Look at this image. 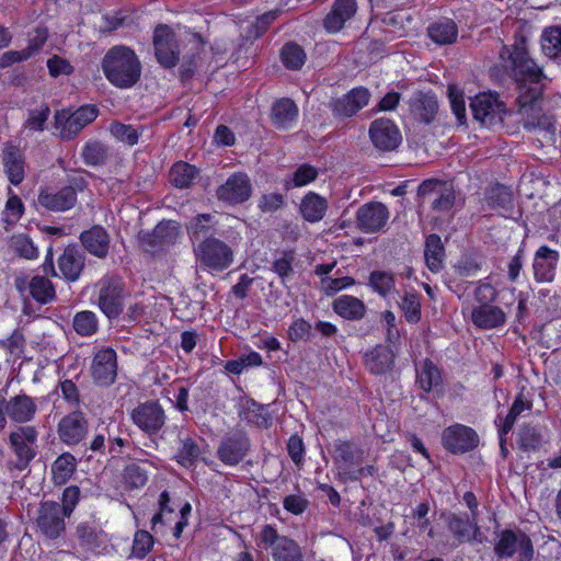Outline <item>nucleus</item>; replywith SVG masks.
<instances>
[{"label":"nucleus","instance_id":"obj_1","mask_svg":"<svg viewBox=\"0 0 561 561\" xmlns=\"http://www.w3.org/2000/svg\"><path fill=\"white\" fill-rule=\"evenodd\" d=\"M500 56L504 62L503 67L505 70L512 73L519 84V114L524 127L528 130L538 129L543 133V137L547 140H552L554 133L553 121L550 116L543 114L537 104L540 94L537 84L542 77L541 68L528 57L524 41L516 44L513 48L504 47Z\"/></svg>","mask_w":561,"mask_h":561},{"label":"nucleus","instance_id":"obj_2","mask_svg":"<svg viewBox=\"0 0 561 561\" xmlns=\"http://www.w3.org/2000/svg\"><path fill=\"white\" fill-rule=\"evenodd\" d=\"M102 68L107 80L118 88L134 85L140 77V61L135 53L124 46L113 47L105 55Z\"/></svg>","mask_w":561,"mask_h":561},{"label":"nucleus","instance_id":"obj_3","mask_svg":"<svg viewBox=\"0 0 561 561\" xmlns=\"http://www.w3.org/2000/svg\"><path fill=\"white\" fill-rule=\"evenodd\" d=\"M496 298V290L488 283H481L474 288L476 305L471 307V321L482 330H491L503 325L505 312L497 306L491 305Z\"/></svg>","mask_w":561,"mask_h":561},{"label":"nucleus","instance_id":"obj_4","mask_svg":"<svg viewBox=\"0 0 561 561\" xmlns=\"http://www.w3.org/2000/svg\"><path fill=\"white\" fill-rule=\"evenodd\" d=\"M194 252L196 262L207 271L220 272L233 262L232 250L225 242L215 238L201 242Z\"/></svg>","mask_w":561,"mask_h":561},{"label":"nucleus","instance_id":"obj_5","mask_svg":"<svg viewBox=\"0 0 561 561\" xmlns=\"http://www.w3.org/2000/svg\"><path fill=\"white\" fill-rule=\"evenodd\" d=\"M364 461V451L348 443H340L336 446L334 462L340 476L345 479L357 480L363 474L371 476L374 467H362Z\"/></svg>","mask_w":561,"mask_h":561},{"label":"nucleus","instance_id":"obj_6","mask_svg":"<svg viewBox=\"0 0 561 561\" xmlns=\"http://www.w3.org/2000/svg\"><path fill=\"white\" fill-rule=\"evenodd\" d=\"M96 116L98 108L94 105H84L73 112L61 110L55 115V128L61 138L70 139L93 122Z\"/></svg>","mask_w":561,"mask_h":561},{"label":"nucleus","instance_id":"obj_7","mask_svg":"<svg viewBox=\"0 0 561 561\" xmlns=\"http://www.w3.org/2000/svg\"><path fill=\"white\" fill-rule=\"evenodd\" d=\"M494 551L499 558L516 556L518 561H531L534 557L531 540L522 531H502L495 543Z\"/></svg>","mask_w":561,"mask_h":561},{"label":"nucleus","instance_id":"obj_8","mask_svg":"<svg viewBox=\"0 0 561 561\" xmlns=\"http://www.w3.org/2000/svg\"><path fill=\"white\" fill-rule=\"evenodd\" d=\"M153 46L158 61L167 68L173 67L179 60V48L173 31L167 25H158L153 34Z\"/></svg>","mask_w":561,"mask_h":561},{"label":"nucleus","instance_id":"obj_9","mask_svg":"<svg viewBox=\"0 0 561 561\" xmlns=\"http://www.w3.org/2000/svg\"><path fill=\"white\" fill-rule=\"evenodd\" d=\"M99 307L108 318L116 317L122 311V284L115 277H105L100 283Z\"/></svg>","mask_w":561,"mask_h":561},{"label":"nucleus","instance_id":"obj_10","mask_svg":"<svg viewBox=\"0 0 561 561\" xmlns=\"http://www.w3.org/2000/svg\"><path fill=\"white\" fill-rule=\"evenodd\" d=\"M473 117L484 125H491L496 119H502L503 104L492 93H481L470 103Z\"/></svg>","mask_w":561,"mask_h":561},{"label":"nucleus","instance_id":"obj_11","mask_svg":"<svg viewBox=\"0 0 561 561\" xmlns=\"http://www.w3.org/2000/svg\"><path fill=\"white\" fill-rule=\"evenodd\" d=\"M88 433V421L81 412H72L64 416L58 423V435L62 443L77 445Z\"/></svg>","mask_w":561,"mask_h":561},{"label":"nucleus","instance_id":"obj_12","mask_svg":"<svg viewBox=\"0 0 561 561\" xmlns=\"http://www.w3.org/2000/svg\"><path fill=\"white\" fill-rule=\"evenodd\" d=\"M92 376L103 386L114 382L117 373L116 353L113 348H103L95 353L92 362Z\"/></svg>","mask_w":561,"mask_h":561},{"label":"nucleus","instance_id":"obj_13","mask_svg":"<svg viewBox=\"0 0 561 561\" xmlns=\"http://www.w3.org/2000/svg\"><path fill=\"white\" fill-rule=\"evenodd\" d=\"M369 135L374 145L380 150H393L401 142L398 127L389 119L380 118L373 122Z\"/></svg>","mask_w":561,"mask_h":561},{"label":"nucleus","instance_id":"obj_14","mask_svg":"<svg viewBox=\"0 0 561 561\" xmlns=\"http://www.w3.org/2000/svg\"><path fill=\"white\" fill-rule=\"evenodd\" d=\"M356 218L360 230L375 232L386 225L389 211L381 203H368L358 208Z\"/></svg>","mask_w":561,"mask_h":561},{"label":"nucleus","instance_id":"obj_15","mask_svg":"<svg viewBox=\"0 0 561 561\" xmlns=\"http://www.w3.org/2000/svg\"><path fill=\"white\" fill-rule=\"evenodd\" d=\"M443 445L451 453H465L477 445L476 433L463 425H454L443 433Z\"/></svg>","mask_w":561,"mask_h":561},{"label":"nucleus","instance_id":"obj_16","mask_svg":"<svg viewBox=\"0 0 561 561\" xmlns=\"http://www.w3.org/2000/svg\"><path fill=\"white\" fill-rule=\"evenodd\" d=\"M11 446L23 465L28 463L35 456L34 445L37 433L32 426H22L10 434Z\"/></svg>","mask_w":561,"mask_h":561},{"label":"nucleus","instance_id":"obj_17","mask_svg":"<svg viewBox=\"0 0 561 561\" xmlns=\"http://www.w3.org/2000/svg\"><path fill=\"white\" fill-rule=\"evenodd\" d=\"M217 194L225 202L231 204L243 203L251 195L250 180L243 173H236L218 188Z\"/></svg>","mask_w":561,"mask_h":561},{"label":"nucleus","instance_id":"obj_18","mask_svg":"<svg viewBox=\"0 0 561 561\" xmlns=\"http://www.w3.org/2000/svg\"><path fill=\"white\" fill-rule=\"evenodd\" d=\"M77 202V190L73 186H65L58 191H42L37 203L51 211H66Z\"/></svg>","mask_w":561,"mask_h":561},{"label":"nucleus","instance_id":"obj_19","mask_svg":"<svg viewBox=\"0 0 561 561\" xmlns=\"http://www.w3.org/2000/svg\"><path fill=\"white\" fill-rule=\"evenodd\" d=\"M357 11L356 0H335L323 25L329 33L340 32Z\"/></svg>","mask_w":561,"mask_h":561},{"label":"nucleus","instance_id":"obj_20","mask_svg":"<svg viewBox=\"0 0 561 561\" xmlns=\"http://www.w3.org/2000/svg\"><path fill=\"white\" fill-rule=\"evenodd\" d=\"M64 513L57 503H44L38 517L41 530L49 538H56L65 528Z\"/></svg>","mask_w":561,"mask_h":561},{"label":"nucleus","instance_id":"obj_21","mask_svg":"<svg viewBox=\"0 0 561 561\" xmlns=\"http://www.w3.org/2000/svg\"><path fill=\"white\" fill-rule=\"evenodd\" d=\"M370 94L365 88H354L333 103V112L350 117L368 104Z\"/></svg>","mask_w":561,"mask_h":561},{"label":"nucleus","instance_id":"obj_22","mask_svg":"<svg viewBox=\"0 0 561 561\" xmlns=\"http://www.w3.org/2000/svg\"><path fill=\"white\" fill-rule=\"evenodd\" d=\"M559 252L546 245L540 247L534 259V274L539 282H550L554 277L556 266L559 262Z\"/></svg>","mask_w":561,"mask_h":561},{"label":"nucleus","instance_id":"obj_23","mask_svg":"<svg viewBox=\"0 0 561 561\" xmlns=\"http://www.w3.org/2000/svg\"><path fill=\"white\" fill-rule=\"evenodd\" d=\"M133 420L144 431L157 432L164 423V414L159 404L151 402L134 410Z\"/></svg>","mask_w":561,"mask_h":561},{"label":"nucleus","instance_id":"obj_24","mask_svg":"<svg viewBox=\"0 0 561 561\" xmlns=\"http://www.w3.org/2000/svg\"><path fill=\"white\" fill-rule=\"evenodd\" d=\"M7 415L16 423L31 421L37 410L35 401L26 396L19 394L4 403Z\"/></svg>","mask_w":561,"mask_h":561},{"label":"nucleus","instance_id":"obj_25","mask_svg":"<svg viewBox=\"0 0 561 561\" xmlns=\"http://www.w3.org/2000/svg\"><path fill=\"white\" fill-rule=\"evenodd\" d=\"M80 239L88 252L98 257L106 256L110 238L102 227H92L90 230L82 232Z\"/></svg>","mask_w":561,"mask_h":561},{"label":"nucleus","instance_id":"obj_26","mask_svg":"<svg viewBox=\"0 0 561 561\" xmlns=\"http://www.w3.org/2000/svg\"><path fill=\"white\" fill-rule=\"evenodd\" d=\"M3 165L9 181L18 185L24 179L25 164L24 158L19 148L7 146L3 150Z\"/></svg>","mask_w":561,"mask_h":561},{"label":"nucleus","instance_id":"obj_27","mask_svg":"<svg viewBox=\"0 0 561 561\" xmlns=\"http://www.w3.org/2000/svg\"><path fill=\"white\" fill-rule=\"evenodd\" d=\"M327 210V199L317 193L309 192L300 202V214L308 222L314 224L322 220Z\"/></svg>","mask_w":561,"mask_h":561},{"label":"nucleus","instance_id":"obj_28","mask_svg":"<svg viewBox=\"0 0 561 561\" xmlns=\"http://www.w3.org/2000/svg\"><path fill=\"white\" fill-rule=\"evenodd\" d=\"M180 236V225L176 221L170 220L160 222L154 228L152 234L148 238V244L152 249L154 247L164 248L175 243Z\"/></svg>","mask_w":561,"mask_h":561},{"label":"nucleus","instance_id":"obj_29","mask_svg":"<svg viewBox=\"0 0 561 561\" xmlns=\"http://www.w3.org/2000/svg\"><path fill=\"white\" fill-rule=\"evenodd\" d=\"M391 345L378 346L366 354V366L371 373L383 374L392 367L394 352Z\"/></svg>","mask_w":561,"mask_h":561},{"label":"nucleus","instance_id":"obj_30","mask_svg":"<svg viewBox=\"0 0 561 561\" xmlns=\"http://www.w3.org/2000/svg\"><path fill=\"white\" fill-rule=\"evenodd\" d=\"M83 265V257L72 248L66 249L58 260L60 273L70 282H75L79 278Z\"/></svg>","mask_w":561,"mask_h":561},{"label":"nucleus","instance_id":"obj_31","mask_svg":"<svg viewBox=\"0 0 561 561\" xmlns=\"http://www.w3.org/2000/svg\"><path fill=\"white\" fill-rule=\"evenodd\" d=\"M298 108L289 99L277 101L272 108V119L279 128H289L296 121Z\"/></svg>","mask_w":561,"mask_h":561},{"label":"nucleus","instance_id":"obj_32","mask_svg":"<svg viewBox=\"0 0 561 561\" xmlns=\"http://www.w3.org/2000/svg\"><path fill=\"white\" fill-rule=\"evenodd\" d=\"M541 50L549 58L561 57V25L543 28L540 37Z\"/></svg>","mask_w":561,"mask_h":561},{"label":"nucleus","instance_id":"obj_33","mask_svg":"<svg viewBox=\"0 0 561 561\" xmlns=\"http://www.w3.org/2000/svg\"><path fill=\"white\" fill-rule=\"evenodd\" d=\"M333 309L346 319H358L365 313L364 304L358 298L348 295H343L335 299Z\"/></svg>","mask_w":561,"mask_h":561},{"label":"nucleus","instance_id":"obj_34","mask_svg":"<svg viewBox=\"0 0 561 561\" xmlns=\"http://www.w3.org/2000/svg\"><path fill=\"white\" fill-rule=\"evenodd\" d=\"M428 35L437 44H451L457 38L458 30L451 20L445 19L431 25Z\"/></svg>","mask_w":561,"mask_h":561},{"label":"nucleus","instance_id":"obj_35","mask_svg":"<svg viewBox=\"0 0 561 561\" xmlns=\"http://www.w3.org/2000/svg\"><path fill=\"white\" fill-rule=\"evenodd\" d=\"M425 262L432 272H438L443 267L444 248L442 240L436 234H431L425 243Z\"/></svg>","mask_w":561,"mask_h":561},{"label":"nucleus","instance_id":"obj_36","mask_svg":"<svg viewBox=\"0 0 561 561\" xmlns=\"http://www.w3.org/2000/svg\"><path fill=\"white\" fill-rule=\"evenodd\" d=\"M422 192H436L439 193V196L434 199L433 207L437 210H448L453 207L455 202V194L453 190L448 187H443V185L437 181H427L424 182L421 186Z\"/></svg>","mask_w":561,"mask_h":561},{"label":"nucleus","instance_id":"obj_37","mask_svg":"<svg viewBox=\"0 0 561 561\" xmlns=\"http://www.w3.org/2000/svg\"><path fill=\"white\" fill-rule=\"evenodd\" d=\"M247 451V443L242 439H227L218 449V456L227 465L238 463Z\"/></svg>","mask_w":561,"mask_h":561},{"label":"nucleus","instance_id":"obj_38","mask_svg":"<svg viewBox=\"0 0 561 561\" xmlns=\"http://www.w3.org/2000/svg\"><path fill=\"white\" fill-rule=\"evenodd\" d=\"M76 469V459L72 455L66 453L60 455L53 463V479L57 484H65L73 474Z\"/></svg>","mask_w":561,"mask_h":561},{"label":"nucleus","instance_id":"obj_39","mask_svg":"<svg viewBox=\"0 0 561 561\" xmlns=\"http://www.w3.org/2000/svg\"><path fill=\"white\" fill-rule=\"evenodd\" d=\"M274 561H302V552L299 546L289 538H283L273 548Z\"/></svg>","mask_w":561,"mask_h":561},{"label":"nucleus","instance_id":"obj_40","mask_svg":"<svg viewBox=\"0 0 561 561\" xmlns=\"http://www.w3.org/2000/svg\"><path fill=\"white\" fill-rule=\"evenodd\" d=\"M197 173L198 172L195 167L180 161L170 170V181L176 187H187L196 179Z\"/></svg>","mask_w":561,"mask_h":561},{"label":"nucleus","instance_id":"obj_41","mask_svg":"<svg viewBox=\"0 0 561 561\" xmlns=\"http://www.w3.org/2000/svg\"><path fill=\"white\" fill-rule=\"evenodd\" d=\"M417 381L424 391H431L440 382V374L435 365L425 360L417 368Z\"/></svg>","mask_w":561,"mask_h":561},{"label":"nucleus","instance_id":"obj_42","mask_svg":"<svg viewBox=\"0 0 561 561\" xmlns=\"http://www.w3.org/2000/svg\"><path fill=\"white\" fill-rule=\"evenodd\" d=\"M30 293L32 297L41 304H47L55 296V289L51 283L43 277L35 276L30 283Z\"/></svg>","mask_w":561,"mask_h":561},{"label":"nucleus","instance_id":"obj_43","mask_svg":"<svg viewBox=\"0 0 561 561\" xmlns=\"http://www.w3.org/2000/svg\"><path fill=\"white\" fill-rule=\"evenodd\" d=\"M73 329L82 336H90L98 330V319L92 311H80L73 318Z\"/></svg>","mask_w":561,"mask_h":561},{"label":"nucleus","instance_id":"obj_44","mask_svg":"<svg viewBox=\"0 0 561 561\" xmlns=\"http://www.w3.org/2000/svg\"><path fill=\"white\" fill-rule=\"evenodd\" d=\"M400 309L408 322L416 323L421 320V301L415 294H405L400 302Z\"/></svg>","mask_w":561,"mask_h":561},{"label":"nucleus","instance_id":"obj_45","mask_svg":"<svg viewBox=\"0 0 561 561\" xmlns=\"http://www.w3.org/2000/svg\"><path fill=\"white\" fill-rule=\"evenodd\" d=\"M24 213V205L22 201L16 195H11L7 203L4 210L2 213V220L5 225V228H10L14 226Z\"/></svg>","mask_w":561,"mask_h":561},{"label":"nucleus","instance_id":"obj_46","mask_svg":"<svg viewBox=\"0 0 561 561\" xmlns=\"http://www.w3.org/2000/svg\"><path fill=\"white\" fill-rule=\"evenodd\" d=\"M530 407V403L527 400L523 399L522 396L516 398L507 416L504 420L503 425L500 428L501 440L503 439V435L507 434L511 431L517 416L520 415L524 411L529 410Z\"/></svg>","mask_w":561,"mask_h":561},{"label":"nucleus","instance_id":"obj_47","mask_svg":"<svg viewBox=\"0 0 561 561\" xmlns=\"http://www.w3.org/2000/svg\"><path fill=\"white\" fill-rule=\"evenodd\" d=\"M449 529L460 540L466 541L474 538L479 531L478 527L469 522H465L459 517L451 516L449 520Z\"/></svg>","mask_w":561,"mask_h":561},{"label":"nucleus","instance_id":"obj_48","mask_svg":"<svg viewBox=\"0 0 561 561\" xmlns=\"http://www.w3.org/2000/svg\"><path fill=\"white\" fill-rule=\"evenodd\" d=\"M282 59L287 68L298 69L306 60L304 50L295 44H287L282 49Z\"/></svg>","mask_w":561,"mask_h":561},{"label":"nucleus","instance_id":"obj_49","mask_svg":"<svg viewBox=\"0 0 561 561\" xmlns=\"http://www.w3.org/2000/svg\"><path fill=\"white\" fill-rule=\"evenodd\" d=\"M369 284L375 291L382 296L390 294L394 289L393 275L387 272H373Z\"/></svg>","mask_w":561,"mask_h":561},{"label":"nucleus","instance_id":"obj_50","mask_svg":"<svg viewBox=\"0 0 561 561\" xmlns=\"http://www.w3.org/2000/svg\"><path fill=\"white\" fill-rule=\"evenodd\" d=\"M111 134L121 142L134 146L139 139V133L130 125L114 123L111 125Z\"/></svg>","mask_w":561,"mask_h":561},{"label":"nucleus","instance_id":"obj_51","mask_svg":"<svg viewBox=\"0 0 561 561\" xmlns=\"http://www.w3.org/2000/svg\"><path fill=\"white\" fill-rule=\"evenodd\" d=\"M448 99L451 110L460 124L466 119V102L463 92L455 85L448 88Z\"/></svg>","mask_w":561,"mask_h":561},{"label":"nucleus","instance_id":"obj_52","mask_svg":"<svg viewBox=\"0 0 561 561\" xmlns=\"http://www.w3.org/2000/svg\"><path fill=\"white\" fill-rule=\"evenodd\" d=\"M50 114L49 107L42 104L30 112L25 123V128L32 131L43 130L46 121Z\"/></svg>","mask_w":561,"mask_h":561},{"label":"nucleus","instance_id":"obj_53","mask_svg":"<svg viewBox=\"0 0 561 561\" xmlns=\"http://www.w3.org/2000/svg\"><path fill=\"white\" fill-rule=\"evenodd\" d=\"M13 250L25 259H35L38 254L37 248L34 247L32 240L24 236H14L11 241Z\"/></svg>","mask_w":561,"mask_h":561},{"label":"nucleus","instance_id":"obj_54","mask_svg":"<svg viewBox=\"0 0 561 561\" xmlns=\"http://www.w3.org/2000/svg\"><path fill=\"white\" fill-rule=\"evenodd\" d=\"M437 107L436 99L433 95L425 94L419 99L415 111L424 122L428 123L434 118Z\"/></svg>","mask_w":561,"mask_h":561},{"label":"nucleus","instance_id":"obj_55","mask_svg":"<svg viewBox=\"0 0 561 561\" xmlns=\"http://www.w3.org/2000/svg\"><path fill=\"white\" fill-rule=\"evenodd\" d=\"M153 539L152 536L145 530L137 531L134 538L133 552L135 556L142 558L152 548Z\"/></svg>","mask_w":561,"mask_h":561},{"label":"nucleus","instance_id":"obj_56","mask_svg":"<svg viewBox=\"0 0 561 561\" xmlns=\"http://www.w3.org/2000/svg\"><path fill=\"white\" fill-rule=\"evenodd\" d=\"M199 455L198 447L190 439L184 440L178 454V462L183 467H191Z\"/></svg>","mask_w":561,"mask_h":561},{"label":"nucleus","instance_id":"obj_57","mask_svg":"<svg viewBox=\"0 0 561 561\" xmlns=\"http://www.w3.org/2000/svg\"><path fill=\"white\" fill-rule=\"evenodd\" d=\"M318 175L317 169L311 165H300L294 173L293 184L296 187L305 186L316 180Z\"/></svg>","mask_w":561,"mask_h":561},{"label":"nucleus","instance_id":"obj_58","mask_svg":"<svg viewBox=\"0 0 561 561\" xmlns=\"http://www.w3.org/2000/svg\"><path fill=\"white\" fill-rule=\"evenodd\" d=\"M47 68L51 77L68 76L73 71L71 64L59 56H53L47 60Z\"/></svg>","mask_w":561,"mask_h":561},{"label":"nucleus","instance_id":"obj_59","mask_svg":"<svg viewBox=\"0 0 561 561\" xmlns=\"http://www.w3.org/2000/svg\"><path fill=\"white\" fill-rule=\"evenodd\" d=\"M322 288L328 295H333L336 291L347 288L354 285V279L351 277H340V278H331L325 277L322 278Z\"/></svg>","mask_w":561,"mask_h":561},{"label":"nucleus","instance_id":"obj_60","mask_svg":"<svg viewBox=\"0 0 561 561\" xmlns=\"http://www.w3.org/2000/svg\"><path fill=\"white\" fill-rule=\"evenodd\" d=\"M214 225L213 217L204 214L196 216L187 227L190 234L195 236L205 232Z\"/></svg>","mask_w":561,"mask_h":561},{"label":"nucleus","instance_id":"obj_61","mask_svg":"<svg viewBox=\"0 0 561 561\" xmlns=\"http://www.w3.org/2000/svg\"><path fill=\"white\" fill-rule=\"evenodd\" d=\"M311 325L304 319L295 320L288 329V336L291 341H299L308 336Z\"/></svg>","mask_w":561,"mask_h":561},{"label":"nucleus","instance_id":"obj_62","mask_svg":"<svg viewBox=\"0 0 561 561\" xmlns=\"http://www.w3.org/2000/svg\"><path fill=\"white\" fill-rule=\"evenodd\" d=\"M430 512V506L427 503H420L411 513L410 518L414 520L415 525L424 530L427 528L430 522L427 519V514Z\"/></svg>","mask_w":561,"mask_h":561},{"label":"nucleus","instance_id":"obj_63","mask_svg":"<svg viewBox=\"0 0 561 561\" xmlns=\"http://www.w3.org/2000/svg\"><path fill=\"white\" fill-rule=\"evenodd\" d=\"M47 39L46 30L37 28L31 34L28 39V46L24 49L25 53L30 54V57L38 51Z\"/></svg>","mask_w":561,"mask_h":561},{"label":"nucleus","instance_id":"obj_64","mask_svg":"<svg viewBox=\"0 0 561 561\" xmlns=\"http://www.w3.org/2000/svg\"><path fill=\"white\" fill-rule=\"evenodd\" d=\"M126 479L135 488L145 485L148 480L145 471L136 465L129 466L126 469Z\"/></svg>","mask_w":561,"mask_h":561}]
</instances>
